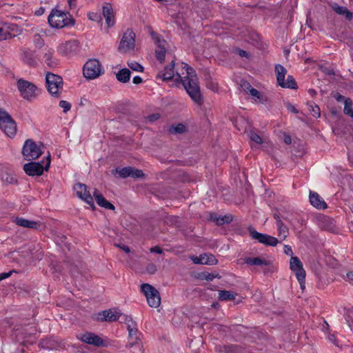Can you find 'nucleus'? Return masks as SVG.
<instances>
[{
	"mask_svg": "<svg viewBox=\"0 0 353 353\" xmlns=\"http://www.w3.org/2000/svg\"><path fill=\"white\" fill-rule=\"evenodd\" d=\"M174 61L171 64L165 67L163 71L159 72L157 78L163 80H170L176 76L175 81L180 82L184 89L186 90L191 99L196 103H200L201 100V94L199 85V79L194 70L190 67L187 63H182V70H185L180 74L178 72H174Z\"/></svg>",
	"mask_w": 353,
	"mask_h": 353,
	"instance_id": "1",
	"label": "nucleus"
},
{
	"mask_svg": "<svg viewBox=\"0 0 353 353\" xmlns=\"http://www.w3.org/2000/svg\"><path fill=\"white\" fill-rule=\"evenodd\" d=\"M125 323L128 331V342L126 347L132 348L134 346L138 347V352L132 351V353H142L143 344L141 341V334L138 332L136 322L131 317H126Z\"/></svg>",
	"mask_w": 353,
	"mask_h": 353,
	"instance_id": "2",
	"label": "nucleus"
},
{
	"mask_svg": "<svg viewBox=\"0 0 353 353\" xmlns=\"http://www.w3.org/2000/svg\"><path fill=\"white\" fill-rule=\"evenodd\" d=\"M17 88L20 96L28 101H32L41 94V90L36 85L23 79L17 80Z\"/></svg>",
	"mask_w": 353,
	"mask_h": 353,
	"instance_id": "3",
	"label": "nucleus"
},
{
	"mask_svg": "<svg viewBox=\"0 0 353 353\" xmlns=\"http://www.w3.org/2000/svg\"><path fill=\"white\" fill-rule=\"evenodd\" d=\"M63 79L60 76L50 72L46 74V86L52 96L59 97L60 91L63 90Z\"/></svg>",
	"mask_w": 353,
	"mask_h": 353,
	"instance_id": "4",
	"label": "nucleus"
},
{
	"mask_svg": "<svg viewBox=\"0 0 353 353\" xmlns=\"http://www.w3.org/2000/svg\"><path fill=\"white\" fill-rule=\"evenodd\" d=\"M275 73L277 83L281 87L290 89L297 88V84L292 76L288 75L287 79L285 80L287 70L283 65L280 64L276 65Z\"/></svg>",
	"mask_w": 353,
	"mask_h": 353,
	"instance_id": "5",
	"label": "nucleus"
},
{
	"mask_svg": "<svg viewBox=\"0 0 353 353\" xmlns=\"http://www.w3.org/2000/svg\"><path fill=\"white\" fill-rule=\"evenodd\" d=\"M0 128L9 137L16 134L17 124L7 112H0Z\"/></svg>",
	"mask_w": 353,
	"mask_h": 353,
	"instance_id": "6",
	"label": "nucleus"
},
{
	"mask_svg": "<svg viewBox=\"0 0 353 353\" xmlns=\"http://www.w3.org/2000/svg\"><path fill=\"white\" fill-rule=\"evenodd\" d=\"M141 291L145 294L148 305L151 307L157 308L161 304V297L159 291L150 284L144 283L141 285Z\"/></svg>",
	"mask_w": 353,
	"mask_h": 353,
	"instance_id": "7",
	"label": "nucleus"
},
{
	"mask_svg": "<svg viewBox=\"0 0 353 353\" xmlns=\"http://www.w3.org/2000/svg\"><path fill=\"white\" fill-rule=\"evenodd\" d=\"M24 159L31 161L38 159L42 154L41 146L31 139L26 140L22 150Z\"/></svg>",
	"mask_w": 353,
	"mask_h": 353,
	"instance_id": "8",
	"label": "nucleus"
},
{
	"mask_svg": "<svg viewBox=\"0 0 353 353\" xmlns=\"http://www.w3.org/2000/svg\"><path fill=\"white\" fill-rule=\"evenodd\" d=\"M134 47L135 34L132 30L128 29L123 34L119 46V50L121 52L127 53L131 50H133L134 49Z\"/></svg>",
	"mask_w": 353,
	"mask_h": 353,
	"instance_id": "9",
	"label": "nucleus"
},
{
	"mask_svg": "<svg viewBox=\"0 0 353 353\" xmlns=\"http://www.w3.org/2000/svg\"><path fill=\"white\" fill-rule=\"evenodd\" d=\"M101 73V65L97 59L88 61L83 66V75L85 78L94 79Z\"/></svg>",
	"mask_w": 353,
	"mask_h": 353,
	"instance_id": "10",
	"label": "nucleus"
},
{
	"mask_svg": "<svg viewBox=\"0 0 353 353\" xmlns=\"http://www.w3.org/2000/svg\"><path fill=\"white\" fill-rule=\"evenodd\" d=\"M50 161L48 157L45 167L40 163L30 162L23 165L25 172L29 176H40L43 174L44 170H48L50 167Z\"/></svg>",
	"mask_w": 353,
	"mask_h": 353,
	"instance_id": "11",
	"label": "nucleus"
},
{
	"mask_svg": "<svg viewBox=\"0 0 353 353\" xmlns=\"http://www.w3.org/2000/svg\"><path fill=\"white\" fill-rule=\"evenodd\" d=\"M73 189L79 199L85 202L92 209L95 208L93 198L85 184L80 183H77L74 185Z\"/></svg>",
	"mask_w": 353,
	"mask_h": 353,
	"instance_id": "12",
	"label": "nucleus"
},
{
	"mask_svg": "<svg viewBox=\"0 0 353 353\" xmlns=\"http://www.w3.org/2000/svg\"><path fill=\"white\" fill-rule=\"evenodd\" d=\"M66 14L64 12L54 9L48 17V23L51 27L62 28L66 26Z\"/></svg>",
	"mask_w": 353,
	"mask_h": 353,
	"instance_id": "13",
	"label": "nucleus"
},
{
	"mask_svg": "<svg viewBox=\"0 0 353 353\" xmlns=\"http://www.w3.org/2000/svg\"><path fill=\"white\" fill-rule=\"evenodd\" d=\"M249 233L253 239L257 240L259 243L265 245L276 246L279 243L278 239L265 234L259 233L254 228H249Z\"/></svg>",
	"mask_w": 353,
	"mask_h": 353,
	"instance_id": "14",
	"label": "nucleus"
},
{
	"mask_svg": "<svg viewBox=\"0 0 353 353\" xmlns=\"http://www.w3.org/2000/svg\"><path fill=\"white\" fill-rule=\"evenodd\" d=\"M83 342L97 347H107L110 345L108 340H103L99 336L92 332H86L81 335Z\"/></svg>",
	"mask_w": 353,
	"mask_h": 353,
	"instance_id": "15",
	"label": "nucleus"
},
{
	"mask_svg": "<svg viewBox=\"0 0 353 353\" xmlns=\"http://www.w3.org/2000/svg\"><path fill=\"white\" fill-rule=\"evenodd\" d=\"M152 39L157 44V49L155 50L157 59L161 63L165 60L166 53V41L161 38L160 35L156 33L152 34Z\"/></svg>",
	"mask_w": 353,
	"mask_h": 353,
	"instance_id": "16",
	"label": "nucleus"
},
{
	"mask_svg": "<svg viewBox=\"0 0 353 353\" xmlns=\"http://www.w3.org/2000/svg\"><path fill=\"white\" fill-rule=\"evenodd\" d=\"M120 316L121 314L119 312L115 310L110 309L97 314L95 320L101 322H113L117 321Z\"/></svg>",
	"mask_w": 353,
	"mask_h": 353,
	"instance_id": "17",
	"label": "nucleus"
},
{
	"mask_svg": "<svg viewBox=\"0 0 353 353\" xmlns=\"http://www.w3.org/2000/svg\"><path fill=\"white\" fill-rule=\"evenodd\" d=\"M194 264H205L212 265L217 263V259L211 254H203L199 256H192L191 258Z\"/></svg>",
	"mask_w": 353,
	"mask_h": 353,
	"instance_id": "18",
	"label": "nucleus"
},
{
	"mask_svg": "<svg viewBox=\"0 0 353 353\" xmlns=\"http://www.w3.org/2000/svg\"><path fill=\"white\" fill-rule=\"evenodd\" d=\"M310 202L312 206L319 209L324 210L327 205L319 194L314 192H310Z\"/></svg>",
	"mask_w": 353,
	"mask_h": 353,
	"instance_id": "19",
	"label": "nucleus"
},
{
	"mask_svg": "<svg viewBox=\"0 0 353 353\" xmlns=\"http://www.w3.org/2000/svg\"><path fill=\"white\" fill-rule=\"evenodd\" d=\"M274 218L276 220V224L278 230V236L281 241H283L286 239L289 234L288 228L286 225H284L278 214H274Z\"/></svg>",
	"mask_w": 353,
	"mask_h": 353,
	"instance_id": "20",
	"label": "nucleus"
},
{
	"mask_svg": "<svg viewBox=\"0 0 353 353\" xmlns=\"http://www.w3.org/2000/svg\"><path fill=\"white\" fill-rule=\"evenodd\" d=\"M93 196L99 206L112 210L115 209L114 205L107 201L98 190L94 189L93 192Z\"/></svg>",
	"mask_w": 353,
	"mask_h": 353,
	"instance_id": "21",
	"label": "nucleus"
},
{
	"mask_svg": "<svg viewBox=\"0 0 353 353\" xmlns=\"http://www.w3.org/2000/svg\"><path fill=\"white\" fill-rule=\"evenodd\" d=\"M14 222L19 226L30 229H38L40 226V222L28 220L21 217H17Z\"/></svg>",
	"mask_w": 353,
	"mask_h": 353,
	"instance_id": "22",
	"label": "nucleus"
},
{
	"mask_svg": "<svg viewBox=\"0 0 353 353\" xmlns=\"http://www.w3.org/2000/svg\"><path fill=\"white\" fill-rule=\"evenodd\" d=\"M103 14L105 19L106 24L108 27H111L114 24L113 10L111 6L108 3L103 6Z\"/></svg>",
	"mask_w": 353,
	"mask_h": 353,
	"instance_id": "23",
	"label": "nucleus"
},
{
	"mask_svg": "<svg viewBox=\"0 0 353 353\" xmlns=\"http://www.w3.org/2000/svg\"><path fill=\"white\" fill-rule=\"evenodd\" d=\"M54 50L48 49L43 54V62L49 68H53L57 65V60L53 57Z\"/></svg>",
	"mask_w": 353,
	"mask_h": 353,
	"instance_id": "24",
	"label": "nucleus"
},
{
	"mask_svg": "<svg viewBox=\"0 0 353 353\" xmlns=\"http://www.w3.org/2000/svg\"><path fill=\"white\" fill-rule=\"evenodd\" d=\"M332 8L340 15H343L346 19L351 20L352 19V13L344 6H341L337 3H334L332 5Z\"/></svg>",
	"mask_w": 353,
	"mask_h": 353,
	"instance_id": "25",
	"label": "nucleus"
},
{
	"mask_svg": "<svg viewBox=\"0 0 353 353\" xmlns=\"http://www.w3.org/2000/svg\"><path fill=\"white\" fill-rule=\"evenodd\" d=\"M131 72L125 68L119 70L116 74L117 79L123 83H128L130 79Z\"/></svg>",
	"mask_w": 353,
	"mask_h": 353,
	"instance_id": "26",
	"label": "nucleus"
},
{
	"mask_svg": "<svg viewBox=\"0 0 353 353\" xmlns=\"http://www.w3.org/2000/svg\"><path fill=\"white\" fill-rule=\"evenodd\" d=\"M22 59L24 63L30 66L34 67L37 65V61L34 54L30 51H25L22 54Z\"/></svg>",
	"mask_w": 353,
	"mask_h": 353,
	"instance_id": "27",
	"label": "nucleus"
},
{
	"mask_svg": "<svg viewBox=\"0 0 353 353\" xmlns=\"http://www.w3.org/2000/svg\"><path fill=\"white\" fill-rule=\"evenodd\" d=\"M236 293L227 290H219L218 299L221 301H233L236 296Z\"/></svg>",
	"mask_w": 353,
	"mask_h": 353,
	"instance_id": "28",
	"label": "nucleus"
},
{
	"mask_svg": "<svg viewBox=\"0 0 353 353\" xmlns=\"http://www.w3.org/2000/svg\"><path fill=\"white\" fill-rule=\"evenodd\" d=\"M245 263L250 265H268V261L260 257H249L245 259Z\"/></svg>",
	"mask_w": 353,
	"mask_h": 353,
	"instance_id": "29",
	"label": "nucleus"
},
{
	"mask_svg": "<svg viewBox=\"0 0 353 353\" xmlns=\"http://www.w3.org/2000/svg\"><path fill=\"white\" fill-rule=\"evenodd\" d=\"M334 98L338 102H341L344 103V110H352V101L349 98H345L343 95L336 93L334 94Z\"/></svg>",
	"mask_w": 353,
	"mask_h": 353,
	"instance_id": "30",
	"label": "nucleus"
},
{
	"mask_svg": "<svg viewBox=\"0 0 353 353\" xmlns=\"http://www.w3.org/2000/svg\"><path fill=\"white\" fill-rule=\"evenodd\" d=\"M69 45V52L68 51V55L73 56L77 54L80 51V46L77 41L72 40L68 43Z\"/></svg>",
	"mask_w": 353,
	"mask_h": 353,
	"instance_id": "31",
	"label": "nucleus"
},
{
	"mask_svg": "<svg viewBox=\"0 0 353 353\" xmlns=\"http://www.w3.org/2000/svg\"><path fill=\"white\" fill-rule=\"evenodd\" d=\"M9 27H0V41L6 40L15 37V34L12 33Z\"/></svg>",
	"mask_w": 353,
	"mask_h": 353,
	"instance_id": "32",
	"label": "nucleus"
},
{
	"mask_svg": "<svg viewBox=\"0 0 353 353\" xmlns=\"http://www.w3.org/2000/svg\"><path fill=\"white\" fill-rule=\"evenodd\" d=\"M186 130L185 126L182 123H179L176 125H172L170 128L169 132L172 134H182Z\"/></svg>",
	"mask_w": 353,
	"mask_h": 353,
	"instance_id": "33",
	"label": "nucleus"
},
{
	"mask_svg": "<svg viewBox=\"0 0 353 353\" xmlns=\"http://www.w3.org/2000/svg\"><path fill=\"white\" fill-rule=\"evenodd\" d=\"M128 66L133 71L142 72L143 67L135 61H129L127 63Z\"/></svg>",
	"mask_w": 353,
	"mask_h": 353,
	"instance_id": "34",
	"label": "nucleus"
},
{
	"mask_svg": "<svg viewBox=\"0 0 353 353\" xmlns=\"http://www.w3.org/2000/svg\"><path fill=\"white\" fill-rule=\"evenodd\" d=\"M132 171V167H125L121 169H117L116 172L122 178H126L130 176Z\"/></svg>",
	"mask_w": 353,
	"mask_h": 353,
	"instance_id": "35",
	"label": "nucleus"
},
{
	"mask_svg": "<svg viewBox=\"0 0 353 353\" xmlns=\"http://www.w3.org/2000/svg\"><path fill=\"white\" fill-rule=\"evenodd\" d=\"M290 265L292 271H294L295 269L301 268L303 264L297 256H292L290 259Z\"/></svg>",
	"mask_w": 353,
	"mask_h": 353,
	"instance_id": "36",
	"label": "nucleus"
},
{
	"mask_svg": "<svg viewBox=\"0 0 353 353\" xmlns=\"http://www.w3.org/2000/svg\"><path fill=\"white\" fill-rule=\"evenodd\" d=\"M132 108H134L132 103L127 99L117 102L116 105L117 109H130Z\"/></svg>",
	"mask_w": 353,
	"mask_h": 353,
	"instance_id": "37",
	"label": "nucleus"
},
{
	"mask_svg": "<svg viewBox=\"0 0 353 353\" xmlns=\"http://www.w3.org/2000/svg\"><path fill=\"white\" fill-rule=\"evenodd\" d=\"M295 273L296 277L298 281H303L305 279V271L304 270L303 266L298 269H295L293 271Z\"/></svg>",
	"mask_w": 353,
	"mask_h": 353,
	"instance_id": "38",
	"label": "nucleus"
},
{
	"mask_svg": "<svg viewBox=\"0 0 353 353\" xmlns=\"http://www.w3.org/2000/svg\"><path fill=\"white\" fill-rule=\"evenodd\" d=\"M248 136L250 140L256 144H261L263 143V139L254 131H250Z\"/></svg>",
	"mask_w": 353,
	"mask_h": 353,
	"instance_id": "39",
	"label": "nucleus"
},
{
	"mask_svg": "<svg viewBox=\"0 0 353 353\" xmlns=\"http://www.w3.org/2000/svg\"><path fill=\"white\" fill-rule=\"evenodd\" d=\"M33 42L36 47L41 48L44 45V40L41 38L40 34H36L33 37Z\"/></svg>",
	"mask_w": 353,
	"mask_h": 353,
	"instance_id": "40",
	"label": "nucleus"
},
{
	"mask_svg": "<svg viewBox=\"0 0 353 353\" xmlns=\"http://www.w3.org/2000/svg\"><path fill=\"white\" fill-rule=\"evenodd\" d=\"M232 220V219L230 215L219 216V219H216V224L221 225L225 223H228L231 222Z\"/></svg>",
	"mask_w": 353,
	"mask_h": 353,
	"instance_id": "41",
	"label": "nucleus"
},
{
	"mask_svg": "<svg viewBox=\"0 0 353 353\" xmlns=\"http://www.w3.org/2000/svg\"><path fill=\"white\" fill-rule=\"evenodd\" d=\"M131 173H132V174H130V176H132L133 178H141L144 176V174L143 173V172L141 170L134 169L133 168H132Z\"/></svg>",
	"mask_w": 353,
	"mask_h": 353,
	"instance_id": "42",
	"label": "nucleus"
},
{
	"mask_svg": "<svg viewBox=\"0 0 353 353\" xmlns=\"http://www.w3.org/2000/svg\"><path fill=\"white\" fill-rule=\"evenodd\" d=\"M248 93L257 99H260L261 94L256 89L252 88Z\"/></svg>",
	"mask_w": 353,
	"mask_h": 353,
	"instance_id": "43",
	"label": "nucleus"
},
{
	"mask_svg": "<svg viewBox=\"0 0 353 353\" xmlns=\"http://www.w3.org/2000/svg\"><path fill=\"white\" fill-rule=\"evenodd\" d=\"M241 87L245 92H246L248 93L249 92L250 89L252 88V86L250 85V84L247 81L242 82L241 84Z\"/></svg>",
	"mask_w": 353,
	"mask_h": 353,
	"instance_id": "44",
	"label": "nucleus"
},
{
	"mask_svg": "<svg viewBox=\"0 0 353 353\" xmlns=\"http://www.w3.org/2000/svg\"><path fill=\"white\" fill-rule=\"evenodd\" d=\"M161 115L159 113H154V114H152L151 115H150L149 117H148V119L152 122V121H154L157 119H159L160 118Z\"/></svg>",
	"mask_w": 353,
	"mask_h": 353,
	"instance_id": "45",
	"label": "nucleus"
},
{
	"mask_svg": "<svg viewBox=\"0 0 353 353\" xmlns=\"http://www.w3.org/2000/svg\"><path fill=\"white\" fill-rule=\"evenodd\" d=\"M345 279L353 285V271L348 272Z\"/></svg>",
	"mask_w": 353,
	"mask_h": 353,
	"instance_id": "46",
	"label": "nucleus"
},
{
	"mask_svg": "<svg viewBox=\"0 0 353 353\" xmlns=\"http://www.w3.org/2000/svg\"><path fill=\"white\" fill-rule=\"evenodd\" d=\"M283 251L287 255L292 256L293 254L292 248L290 245H285L283 248Z\"/></svg>",
	"mask_w": 353,
	"mask_h": 353,
	"instance_id": "47",
	"label": "nucleus"
},
{
	"mask_svg": "<svg viewBox=\"0 0 353 353\" xmlns=\"http://www.w3.org/2000/svg\"><path fill=\"white\" fill-rule=\"evenodd\" d=\"M327 339L329 341L333 343L336 346H339V344L334 334H329L327 336Z\"/></svg>",
	"mask_w": 353,
	"mask_h": 353,
	"instance_id": "48",
	"label": "nucleus"
},
{
	"mask_svg": "<svg viewBox=\"0 0 353 353\" xmlns=\"http://www.w3.org/2000/svg\"><path fill=\"white\" fill-rule=\"evenodd\" d=\"M150 252L161 254L163 253V250L159 246H154L150 248Z\"/></svg>",
	"mask_w": 353,
	"mask_h": 353,
	"instance_id": "49",
	"label": "nucleus"
},
{
	"mask_svg": "<svg viewBox=\"0 0 353 353\" xmlns=\"http://www.w3.org/2000/svg\"><path fill=\"white\" fill-rule=\"evenodd\" d=\"M11 274H12L11 271L8 272H3V273L0 274V281L8 278L9 276H11Z\"/></svg>",
	"mask_w": 353,
	"mask_h": 353,
	"instance_id": "50",
	"label": "nucleus"
},
{
	"mask_svg": "<svg viewBox=\"0 0 353 353\" xmlns=\"http://www.w3.org/2000/svg\"><path fill=\"white\" fill-rule=\"evenodd\" d=\"M75 25V20L71 17H68V28L74 26Z\"/></svg>",
	"mask_w": 353,
	"mask_h": 353,
	"instance_id": "51",
	"label": "nucleus"
},
{
	"mask_svg": "<svg viewBox=\"0 0 353 353\" xmlns=\"http://www.w3.org/2000/svg\"><path fill=\"white\" fill-rule=\"evenodd\" d=\"M147 270L151 274H153L157 271L156 266L153 264H150V265H148Z\"/></svg>",
	"mask_w": 353,
	"mask_h": 353,
	"instance_id": "52",
	"label": "nucleus"
},
{
	"mask_svg": "<svg viewBox=\"0 0 353 353\" xmlns=\"http://www.w3.org/2000/svg\"><path fill=\"white\" fill-rule=\"evenodd\" d=\"M142 81H143L142 78L139 76H136L132 79V82L137 85L140 84L141 83H142Z\"/></svg>",
	"mask_w": 353,
	"mask_h": 353,
	"instance_id": "53",
	"label": "nucleus"
},
{
	"mask_svg": "<svg viewBox=\"0 0 353 353\" xmlns=\"http://www.w3.org/2000/svg\"><path fill=\"white\" fill-rule=\"evenodd\" d=\"M219 219V216H218L216 214L213 213L211 214L210 216V219L216 223V219Z\"/></svg>",
	"mask_w": 353,
	"mask_h": 353,
	"instance_id": "54",
	"label": "nucleus"
},
{
	"mask_svg": "<svg viewBox=\"0 0 353 353\" xmlns=\"http://www.w3.org/2000/svg\"><path fill=\"white\" fill-rule=\"evenodd\" d=\"M238 53L242 57H248V53L245 50H238Z\"/></svg>",
	"mask_w": 353,
	"mask_h": 353,
	"instance_id": "55",
	"label": "nucleus"
},
{
	"mask_svg": "<svg viewBox=\"0 0 353 353\" xmlns=\"http://www.w3.org/2000/svg\"><path fill=\"white\" fill-rule=\"evenodd\" d=\"M284 142H285L286 144H290V143H291V142H292V139H291L290 136H289V135H285V137H284Z\"/></svg>",
	"mask_w": 353,
	"mask_h": 353,
	"instance_id": "56",
	"label": "nucleus"
},
{
	"mask_svg": "<svg viewBox=\"0 0 353 353\" xmlns=\"http://www.w3.org/2000/svg\"><path fill=\"white\" fill-rule=\"evenodd\" d=\"M89 18H90V19H91V20L97 21V18H100V17H98L97 14L92 13V14H89Z\"/></svg>",
	"mask_w": 353,
	"mask_h": 353,
	"instance_id": "57",
	"label": "nucleus"
},
{
	"mask_svg": "<svg viewBox=\"0 0 353 353\" xmlns=\"http://www.w3.org/2000/svg\"><path fill=\"white\" fill-rule=\"evenodd\" d=\"M59 105L61 108H62L63 109V110H66V101H61L59 102Z\"/></svg>",
	"mask_w": 353,
	"mask_h": 353,
	"instance_id": "58",
	"label": "nucleus"
},
{
	"mask_svg": "<svg viewBox=\"0 0 353 353\" xmlns=\"http://www.w3.org/2000/svg\"><path fill=\"white\" fill-rule=\"evenodd\" d=\"M286 108L288 109V110H296V108L290 103H286Z\"/></svg>",
	"mask_w": 353,
	"mask_h": 353,
	"instance_id": "59",
	"label": "nucleus"
},
{
	"mask_svg": "<svg viewBox=\"0 0 353 353\" xmlns=\"http://www.w3.org/2000/svg\"><path fill=\"white\" fill-rule=\"evenodd\" d=\"M215 277L216 276H214L213 274H208L206 276V279L208 281H212Z\"/></svg>",
	"mask_w": 353,
	"mask_h": 353,
	"instance_id": "60",
	"label": "nucleus"
},
{
	"mask_svg": "<svg viewBox=\"0 0 353 353\" xmlns=\"http://www.w3.org/2000/svg\"><path fill=\"white\" fill-rule=\"evenodd\" d=\"M119 247L123 250H124L126 253H129L130 252V248L126 246V245H123V246H120Z\"/></svg>",
	"mask_w": 353,
	"mask_h": 353,
	"instance_id": "61",
	"label": "nucleus"
},
{
	"mask_svg": "<svg viewBox=\"0 0 353 353\" xmlns=\"http://www.w3.org/2000/svg\"><path fill=\"white\" fill-rule=\"evenodd\" d=\"M347 317L349 319H351V320L353 322V310L349 311L348 314H347Z\"/></svg>",
	"mask_w": 353,
	"mask_h": 353,
	"instance_id": "62",
	"label": "nucleus"
},
{
	"mask_svg": "<svg viewBox=\"0 0 353 353\" xmlns=\"http://www.w3.org/2000/svg\"><path fill=\"white\" fill-rule=\"evenodd\" d=\"M74 1L75 0H69L68 3H69V6L70 8H72V7L74 6Z\"/></svg>",
	"mask_w": 353,
	"mask_h": 353,
	"instance_id": "63",
	"label": "nucleus"
},
{
	"mask_svg": "<svg viewBox=\"0 0 353 353\" xmlns=\"http://www.w3.org/2000/svg\"><path fill=\"white\" fill-rule=\"evenodd\" d=\"M346 114L349 115L353 120V112H344Z\"/></svg>",
	"mask_w": 353,
	"mask_h": 353,
	"instance_id": "64",
	"label": "nucleus"
}]
</instances>
